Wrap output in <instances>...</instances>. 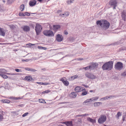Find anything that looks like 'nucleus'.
<instances>
[{
    "label": "nucleus",
    "instance_id": "nucleus-1",
    "mask_svg": "<svg viewBox=\"0 0 126 126\" xmlns=\"http://www.w3.org/2000/svg\"><path fill=\"white\" fill-rule=\"evenodd\" d=\"M113 62L110 61L104 63L102 66V68L103 70H110L113 68Z\"/></svg>",
    "mask_w": 126,
    "mask_h": 126
},
{
    "label": "nucleus",
    "instance_id": "nucleus-2",
    "mask_svg": "<svg viewBox=\"0 0 126 126\" xmlns=\"http://www.w3.org/2000/svg\"><path fill=\"white\" fill-rule=\"evenodd\" d=\"M42 29V26L38 23H36L35 27V31L36 34L39 35Z\"/></svg>",
    "mask_w": 126,
    "mask_h": 126
},
{
    "label": "nucleus",
    "instance_id": "nucleus-3",
    "mask_svg": "<svg viewBox=\"0 0 126 126\" xmlns=\"http://www.w3.org/2000/svg\"><path fill=\"white\" fill-rule=\"evenodd\" d=\"M103 23L102 29L103 30H105L109 28L110 26V23L107 20H103Z\"/></svg>",
    "mask_w": 126,
    "mask_h": 126
},
{
    "label": "nucleus",
    "instance_id": "nucleus-4",
    "mask_svg": "<svg viewBox=\"0 0 126 126\" xmlns=\"http://www.w3.org/2000/svg\"><path fill=\"white\" fill-rule=\"evenodd\" d=\"M43 34L45 35L48 37L54 36V34L53 32L50 30H45L43 32Z\"/></svg>",
    "mask_w": 126,
    "mask_h": 126
},
{
    "label": "nucleus",
    "instance_id": "nucleus-5",
    "mask_svg": "<svg viewBox=\"0 0 126 126\" xmlns=\"http://www.w3.org/2000/svg\"><path fill=\"white\" fill-rule=\"evenodd\" d=\"M114 67L117 70H121L123 67V64L121 62H118L115 64Z\"/></svg>",
    "mask_w": 126,
    "mask_h": 126
},
{
    "label": "nucleus",
    "instance_id": "nucleus-6",
    "mask_svg": "<svg viewBox=\"0 0 126 126\" xmlns=\"http://www.w3.org/2000/svg\"><path fill=\"white\" fill-rule=\"evenodd\" d=\"M106 119V117L105 115H101L98 120V122L100 124L105 122Z\"/></svg>",
    "mask_w": 126,
    "mask_h": 126
},
{
    "label": "nucleus",
    "instance_id": "nucleus-7",
    "mask_svg": "<svg viewBox=\"0 0 126 126\" xmlns=\"http://www.w3.org/2000/svg\"><path fill=\"white\" fill-rule=\"evenodd\" d=\"M85 75L87 78L91 79H94L97 78L96 77L94 76L93 74L88 72L86 73L85 74Z\"/></svg>",
    "mask_w": 126,
    "mask_h": 126
},
{
    "label": "nucleus",
    "instance_id": "nucleus-8",
    "mask_svg": "<svg viewBox=\"0 0 126 126\" xmlns=\"http://www.w3.org/2000/svg\"><path fill=\"white\" fill-rule=\"evenodd\" d=\"M117 2L116 0H111L109 2V4L111 6H113V9H115L117 6Z\"/></svg>",
    "mask_w": 126,
    "mask_h": 126
},
{
    "label": "nucleus",
    "instance_id": "nucleus-9",
    "mask_svg": "<svg viewBox=\"0 0 126 126\" xmlns=\"http://www.w3.org/2000/svg\"><path fill=\"white\" fill-rule=\"evenodd\" d=\"M56 40L58 42H60L63 40V37L61 35L58 34L56 36Z\"/></svg>",
    "mask_w": 126,
    "mask_h": 126
},
{
    "label": "nucleus",
    "instance_id": "nucleus-10",
    "mask_svg": "<svg viewBox=\"0 0 126 126\" xmlns=\"http://www.w3.org/2000/svg\"><path fill=\"white\" fill-rule=\"evenodd\" d=\"M75 90L77 92H78L83 91L84 90H85V89L84 88L82 87L77 86L75 88Z\"/></svg>",
    "mask_w": 126,
    "mask_h": 126
},
{
    "label": "nucleus",
    "instance_id": "nucleus-11",
    "mask_svg": "<svg viewBox=\"0 0 126 126\" xmlns=\"http://www.w3.org/2000/svg\"><path fill=\"white\" fill-rule=\"evenodd\" d=\"M23 30L25 32H28L30 31V28L27 25H24L21 27Z\"/></svg>",
    "mask_w": 126,
    "mask_h": 126
},
{
    "label": "nucleus",
    "instance_id": "nucleus-12",
    "mask_svg": "<svg viewBox=\"0 0 126 126\" xmlns=\"http://www.w3.org/2000/svg\"><path fill=\"white\" fill-rule=\"evenodd\" d=\"M98 65V64L97 63H92L91 65H90V66L91 67V70H92L97 68V67Z\"/></svg>",
    "mask_w": 126,
    "mask_h": 126
},
{
    "label": "nucleus",
    "instance_id": "nucleus-13",
    "mask_svg": "<svg viewBox=\"0 0 126 126\" xmlns=\"http://www.w3.org/2000/svg\"><path fill=\"white\" fill-rule=\"evenodd\" d=\"M63 123L65 124L67 126H74L72 121H65L63 122Z\"/></svg>",
    "mask_w": 126,
    "mask_h": 126
},
{
    "label": "nucleus",
    "instance_id": "nucleus-14",
    "mask_svg": "<svg viewBox=\"0 0 126 126\" xmlns=\"http://www.w3.org/2000/svg\"><path fill=\"white\" fill-rule=\"evenodd\" d=\"M122 16L123 20L126 21V13L124 11L122 13Z\"/></svg>",
    "mask_w": 126,
    "mask_h": 126
},
{
    "label": "nucleus",
    "instance_id": "nucleus-15",
    "mask_svg": "<svg viewBox=\"0 0 126 126\" xmlns=\"http://www.w3.org/2000/svg\"><path fill=\"white\" fill-rule=\"evenodd\" d=\"M69 12H64V14H60L59 16L62 17H64V16H69Z\"/></svg>",
    "mask_w": 126,
    "mask_h": 126
},
{
    "label": "nucleus",
    "instance_id": "nucleus-16",
    "mask_svg": "<svg viewBox=\"0 0 126 126\" xmlns=\"http://www.w3.org/2000/svg\"><path fill=\"white\" fill-rule=\"evenodd\" d=\"M36 3V1L35 0H33L32 1H30L29 2L30 5L31 6H32L35 5Z\"/></svg>",
    "mask_w": 126,
    "mask_h": 126
},
{
    "label": "nucleus",
    "instance_id": "nucleus-17",
    "mask_svg": "<svg viewBox=\"0 0 126 126\" xmlns=\"http://www.w3.org/2000/svg\"><path fill=\"white\" fill-rule=\"evenodd\" d=\"M5 35V32L3 28H0V35L4 36Z\"/></svg>",
    "mask_w": 126,
    "mask_h": 126
},
{
    "label": "nucleus",
    "instance_id": "nucleus-18",
    "mask_svg": "<svg viewBox=\"0 0 126 126\" xmlns=\"http://www.w3.org/2000/svg\"><path fill=\"white\" fill-rule=\"evenodd\" d=\"M32 79V77L30 76H26L24 79V80H27L29 81H31Z\"/></svg>",
    "mask_w": 126,
    "mask_h": 126
},
{
    "label": "nucleus",
    "instance_id": "nucleus-19",
    "mask_svg": "<svg viewBox=\"0 0 126 126\" xmlns=\"http://www.w3.org/2000/svg\"><path fill=\"white\" fill-rule=\"evenodd\" d=\"M70 96L71 98H75L77 96L76 93L74 92H72L70 94Z\"/></svg>",
    "mask_w": 126,
    "mask_h": 126
},
{
    "label": "nucleus",
    "instance_id": "nucleus-20",
    "mask_svg": "<svg viewBox=\"0 0 126 126\" xmlns=\"http://www.w3.org/2000/svg\"><path fill=\"white\" fill-rule=\"evenodd\" d=\"M25 69L27 71H30V72H35L36 71V70L32 68H25Z\"/></svg>",
    "mask_w": 126,
    "mask_h": 126
},
{
    "label": "nucleus",
    "instance_id": "nucleus-21",
    "mask_svg": "<svg viewBox=\"0 0 126 126\" xmlns=\"http://www.w3.org/2000/svg\"><path fill=\"white\" fill-rule=\"evenodd\" d=\"M54 30H56L59 29L60 28V26L59 25H54L53 26Z\"/></svg>",
    "mask_w": 126,
    "mask_h": 126
},
{
    "label": "nucleus",
    "instance_id": "nucleus-22",
    "mask_svg": "<svg viewBox=\"0 0 126 126\" xmlns=\"http://www.w3.org/2000/svg\"><path fill=\"white\" fill-rule=\"evenodd\" d=\"M102 104V103L100 102H96L94 103V105L95 107H98Z\"/></svg>",
    "mask_w": 126,
    "mask_h": 126
},
{
    "label": "nucleus",
    "instance_id": "nucleus-23",
    "mask_svg": "<svg viewBox=\"0 0 126 126\" xmlns=\"http://www.w3.org/2000/svg\"><path fill=\"white\" fill-rule=\"evenodd\" d=\"M87 120L93 123H94L95 122V120L92 119L90 117H88L87 118Z\"/></svg>",
    "mask_w": 126,
    "mask_h": 126
},
{
    "label": "nucleus",
    "instance_id": "nucleus-24",
    "mask_svg": "<svg viewBox=\"0 0 126 126\" xmlns=\"http://www.w3.org/2000/svg\"><path fill=\"white\" fill-rule=\"evenodd\" d=\"M103 20L102 21H101L100 20H98L96 22V24L97 25L99 24V25L101 26V28H102V26L103 25Z\"/></svg>",
    "mask_w": 126,
    "mask_h": 126
},
{
    "label": "nucleus",
    "instance_id": "nucleus-25",
    "mask_svg": "<svg viewBox=\"0 0 126 126\" xmlns=\"http://www.w3.org/2000/svg\"><path fill=\"white\" fill-rule=\"evenodd\" d=\"M7 72V71L3 69H0V73L5 74L6 73V72Z\"/></svg>",
    "mask_w": 126,
    "mask_h": 126
},
{
    "label": "nucleus",
    "instance_id": "nucleus-26",
    "mask_svg": "<svg viewBox=\"0 0 126 126\" xmlns=\"http://www.w3.org/2000/svg\"><path fill=\"white\" fill-rule=\"evenodd\" d=\"M74 0H67L66 3L68 5L74 2Z\"/></svg>",
    "mask_w": 126,
    "mask_h": 126
},
{
    "label": "nucleus",
    "instance_id": "nucleus-27",
    "mask_svg": "<svg viewBox=\"0 0 126 126\" xmlns=\"http://www.w3.org/2000/svg\"><path fill=\"white\" fill-rule=\"evenodd\" d=\"M78 76L77 75H75L73 76H71V80H73L74 79H76L78 78Z\"/></svg>",
    "mask_w": 126,
    "mask_h": 126
},
{
    "label": "nucleus",
    "instance_id": "nucleus-28",
    "mask_svg": "<svg viewBox=\"0 0 126 126\" xmlns=\"http://www.w3.org/2000/svg\"><path fill=\"white\" fill-rule=\"evenodd\" d=\"M121 115V114L120 112H118L117 114L116 115L115 117L117 118V119H119V117Z\"/></svg>",
    "mask_w": 126,
    "mask_h": 126
},
{
    "label": "nucleus",
    "instance_id": "nucleus-29",
    "mask_svg": "<svg viewBox=\"0 0 126 126\" xmlns=\"http://www.w3.org/2000/svg\"><path fill=\"white\" fill-rule=\"evenodd\" d=\"M99 98L98 96H96L94 97L91 98V101H95L96 100H97Z\"/></svg>",
    "mask_w": 126,
    "mask_h": 126
},
{
    "label": "nucleus",
    "instance_id": "nucleus-30",
    "mask_svg": "<svg viewBox=\"0 0 126 126\" xmlns=\"http://www.w3.org/2000/svg\"><path fill=\"white\" fill-rule=\"evenodd\" d=\"M24 8V5L23 4H21L20 6V8L21 11H23Z\"/></svg>",
    "mask_w": 126,
    "mask_h": 126
},
{
    "label": "nucleus",
    "instance_id": "nucleus-31",
    "mask_svg": "<svg viewBox=\"0 0 126 126\" xmlns=\"http://www.w3.org/2000/svg\"><path fill=\"white\" fill-rule=\"evenodd\" d=\"M2 101L3 103H9L10 102V101L7 99L3 100Z\"/></svg>",
    "mask_w": 126,
    "mask_h": 126
},
{
    "label": "nucleus",
    "instance_id": "nucleus-32",
    "mask_svg": "<svg viewBox=\"0 0 126 126\" xmlns=\"http://www.w3.org/2000/svg\"><path fill=\"white\" fill-rule=\"evenodd\" d=\"M91 66H88L86 67H84L83 69H85V70H88L90 69V70H91Z\"/></svg>",
    "mask_w": 126,
    "mask_h": 126
},
{
    "label": "nucleus",
    "instance_id": "nucleus-33",
    "mask_svg": "<svg viewBox=\"0 0 126 126\" xmlns=\"http://www.w3.org/2000/svg\"><path fill=\"white\" fill-rule=\"evenodd\" d=\"M66 86H67L69 84V82L67 80H65L64 81V82L63 83Z\"/></svg>",
    "mask_w": 126,
    "mask_h": 126
},
{
    "label": "nucleus",
    "instance_id": "nucleus-34",
    "mask_svg": "<svg viewBox=\"0 0 126 126\" xmlns=\"http://www.w3.org/2000/svg\"><path fill=\"white\" fill-rule=\"evenodd\" d=\"M91 101V98L87 99L83 103V104H84L86 103L89 102H90Z\"/></svg>",
    "mask_w": 126,
    "mask_h": 126
},
{
    "label": "nucleus",
    "instance_id": "nucleus-35",
    "mask_svg": "<svg viewBox=\"0 0 126 126\" xmlns=\"http://www.w3.org/2000/svg\"><path fill=\"white\" fill-rule=\"evenodd\" d=\"M38 49H44L46 50L47 49V48L45 47H42L40 46H38Z\"/></svg>",
    "mask_w": 126,
    "mask_h": 126
},
{
    "label": "nucleus",
    "instance_id": "nucleus-36",
    "mask_svg": "<svg viewBox=\"0 0 126 126\" xmlns=\"http://www.w3.org/2000/svg\"><path fill=\"white\" fill-rule=\"evenodd\" d=\"M39 102L40 103H45L46 102L45 100L43 99H39Z\"/></svg>",
    "mask_w": 126,
    "mask_h": 126
},
{
    "label": "nucleus",
    "instance_id": "nucleus-37",
    "mask_svg": "<svg viewBox=\"0 0 126 126\" xmlns=\"http://www.w3.org/2000/svg\"><path fill=\"white\" fill-rule=\"evenodd\" d=\"M12 2L13 1L12 0H8L7 1V3L8 5L10 4H12Z\"/></svg>",
    "mask_w": 126,
    "mask_h": 126
},
{
    "label": "nucleus",
    "instance_id": "nucleus-38",
    "mask_svg": "<svg viewBox=\"0 0 126 126\" xmlns=\"http://www.w3.org/2000/svg\"><path fill=\"white\" fill-rule=\"evenodd\" d=\"M108 99V96H106L105 97H104L103 98H102L100 99V100L102 101H103L104 100H105L106 99Z\"/></svg>",
    "mask_w": 126,
    "mask_h": 126
},
{
    "label": "nucleus",
    "instance_id": "nucleus-39",
    "mask_svg": "<svg viewBox=\"0 0 126 126\" xmlns=\"http://www.w3.org/2000/svg\"><path fill=\"white\" fill-rule=\"evenodd\" d=\"M19 16H25V14H24L23 13H22L21 12H20L19 13Z\"/></svg>",
    "mask_w": 126,
    "mask_h": 126
},
{
    "label": "nucleus",
    "instance_id": "nucleus-40",
    "mask_svg": "<svg viewBox=\"0 0 126 126\" xmlns=\"http://www.w3.org/2000/svg\"><path fill=\"white\" fill-rule=\"evenodd\" d=\"M87 92L86 91H83L82 92L81 95H85L87 94Z\"/></svg>",
    "mask_w": 126,
    "mask_h": 126
},
{
    "label": "nucleus",
    "instance_id": "nucleus-41",
    "mask_svg": "<svg viewBox=\"0 0 126 126\" xmlns=\"http://www.w3.org/2000/svg\"><path fill=\"white\" fill-rule=\"evenodd\" d=\"M66 79V78L65 77H63L62 78L60 79V80L62 81L63 83L64 81H65V80Z\"/></svg>",
    "mask_w": 126,
    "mask_h": 126
},
{
    "label": "nucleus",
    "instance_id": "nucleus-42",
    "mask_svg": "<svg viewBox=\"0 0 126 126\" xmlns=\"http://www.w3.org/2000/svg\"><path fill=\"white\" fill-rule=\"evenodd\" d=\"M50 92V91L49 90H47L44 91H43L42 92V94H45V93H47L48 92Z\"/></svg>",
    "mask_w": 126,
    "mask_h": 126
},
{
    "label": "nucleus",
    "instance_id": "nucleus-43",
    "mask_svg": "<svg viewBox=\"0 0 126 126\" xmlns=\"http://www.w3.org/2000/svg\"><path fill=\"white\" fill-rule=\"evenodd\" d=\"M2 77L4 79H7L8 78V76L5 75L3 74L2 76Z\"/></svg>",
    "mask_w": 126,
    "mask_h": 126
},
{
    "label": "nucleus",
    "instance_id": "nucleus-44",
    "mask_svg": "<svg viewBox=\"0 0 126 126\" xmlns=\"http://www.w3.org/2000/svg\"><path fill=\"white\" fill-rule=\"evenodd\" d=\"M3 119V118L2 116L0 114V121H2Z\"/></svg>",
    "mask_w": 126,
    "mask_h": 126
},
{
    "label": "nucleus",
    "instance_id": "nucleus-45",
    "mask_svg": "<svg viewBox=\"0 0 126 126\" xmlns=\"http://www.w3.org/2000/svg\"><path fill=\"white\" fill-rule=\"evenodd\" d=\"M28 114V112L25 113L22 115V117H24L27 115Z\"/></svg>",
    "mask_w": 126,
    "mask_h": 126
},
{
    "label": "nucleus",
    "instance_id": "nucleus-46",
    "mask_svg": "<svg viewBox=\"0 0 126 126\" xmlns=\"http://www.w3.org/2000/svg\"><path fill=\"white\" fill-rule=\"evenodd\" d=\"M25 16L26 15L28 16H29L30 15V14L27 12H25Z\"/></svg>",
    "mask_w": 126,
    "mask_h": 126
},
{
    "label": "nucleus",
    "instance_id": "nucleus-47",
    "mask_svg": "<svg viewBox=\"0 0 126 126\" xmlns=\"http://www.w3.org/2000/svg\"><path fill=\"white\" fill-rule=\"evenodd\" d=\"M122 75L124 76H126V71L124 72V73Z\"/></svg>",
    "mask_w": 126,
    "mask_h": 126
},
{
    "label": "nucleus",
    "instance_id": "nucleus-48",
    "mask_svg": "<svg viewBox=\"0 0 126 126\" xmlns=\"http://www.w3.org/2000/svg\"><path fill=\"white\" fill-rule=\"evenodd\" d=\"M10 28L12 29H13L14 28V25H9Z\"/></svg>",
    "mask_w": 126,
    "mask_h": 126
},
{
    "label": "nucleus",
    "instance_id": "nucleus-49",
    "mask_svg": "<svg viewBox=\"0 0 126 126\" xmlns=\"http://www.w3.org/2000/svg\"><path fill=\"white\" fill-rule=\"evenodd\" d=\"M15 70L17 72H20V71L21 70L19 69H15Z\"/></svg>",
    "mask_w": 126,
    "mask_h": 126
},
{
    "label": "nucleus",
    "instance_id": "nucleus-50",
    "mask_svg": "<svg viewBox=\"0 0 126 126\" xmlns=\"http://www.w3.org/2000/svg\"><path fill=\"white\" fill-rule=\"evenodd\" d=\"M48 84V83H43L42 82V85H47Z\"/></svg>",
    "mask_w": 126,
    "mask_h": 126
},
{
    "label": "nucleus",
    "instance_id": "nucleus-51",
    "mask_svg": "<svg viewBox=\"0 0 126 126\" xmlns=\"http://www.w3.org/2000/svg\"><path fill=\"white\" fill-rule=\"evenodd\" d=\"M22 62H25V61H26V62H27L28 61V60L27 59H26V60L23 59V60H22Z\"/></svg>",
    "mask_w": 126,
    "mask_h": 126
},
{
    "label": "nucleus",
    "instance_id": "nucleus-52",
    "mask_svg": "<svg viewBox=\"0 0 126 126\" xmlns=\"http://www.w3.org/2000/svg\"><path fill=\"white\" fill-rule=\"evenodd\" d=\"M6 74L7 75H15V74H11V73H6Z\"/></svg>",
    "mask_w": 126,
    "mask_h": 126
},
{
    "label": "nucleus",
    "instance_id": "nucleus-53",
    "mask_svg": "<svg viewBox=\"0 0 126 126\" xmlns=\"http://www.w3.org/2000/svg\"><path fill=\"white\" fill-rule=\"evenodd\" d=\"M82 115L83 116H86L89 115L88 114H82Z\"/></svg>",
    "mask_w": 126,
    "mask_h": 126
},
{
    "label": "nucleus",
    "instance_id": "nucleus-54",
    "mask_svg": "<svg viewBox=\"0 0 126 126\" xmlns=\"http://www.w3.org/2000/svg\"><path fill=\"white\" fill-rule=\"evenodd\" d=\"M19 106L21 107H23L24 106V105L23 104H20L18 105Z\"/></svg>",
    "mask_w": 126,
    "mask_h": 126
},
{
    "label": "nucleus",
    "instance_id": "nucleus-55",
    "mask_svg": "<svg viewBox=\"0 0 126 126\" xmlns=\"http://www.w3.org/2000/svg\"><path fill=\"white\" fill-rule=\"evenodd\" d=\"M64 34L66 35H67L68 34V32H67V31H65L64 32Z\"/></svg>",
    "mask_w": 126,
    "mask_h": 126
},
{
    "label": "nucleus",
    "instance_id": "nucleus-56",
    "mask_svg": "<svg viewBox=\"0 0 126 126\" xmlns=\"http://www.w3.org/2000/svg\"><path fill=\"white\" fill-rule=\"evenodd\" d=\"M36 83L38 84L42 85V82H37Z\"/></svg>",
    "mask_w": 126,
    "mask_h": 126
},
{
    "label": "nucleus",
    "instance_id": "nucleus-57",
    "mask_svg": "<svg viewBox=\"0 0 126 126\" xmlns=\"http://www.w3.org/2000/svg\"><path fill=\"white\" fill-rule=\"evenodd\" d=\"M112 97H113L112 96H108V98H111Z\"/></svg>",
    "mask_w": 126,
    "mask_h": 126
},
{
    "label": "nucleus",
    "instance_id": "nucleus-58",
    "mask_svg": "<svg viewBox=\"0 0 126 126\" xmlns=\"http://www.w3.org/2000/svg\"><path fill=\"white\" fill-rule=\"evenodd\" d=\"M77 116H78V117H81V116H82V115H77Z\"/></svg>",
    "mask_w": 126,
    "mask_h": 126
},
{
    "label": "nucleus",
    "instance_id": "nucleus-59",
    "mask_svg": "<svg viewBox=\"0 0 126 126\" xmlns=\"http://www.w3.org/2000/svg\"><path fill=\"white\" fill-rule=\"evenodd\" d=\"M3 75V73H0V76L2 77V76Z\"/></svg>",
    "mask_w": 126,
    "mask_h": 126
},
{
    "label": "nucleus",
    "instance_id": "nucleus-60",
    "mask_svg": "<svg viewBox=\"0 0 126 126\" xmlns=\"http://www.w3.org/2000/svg\"><path fill=\"white\" fill-rule=\"evenodd\" d=\"M3 9L2 8H0V11H3Z\"/></svg>",
    "mask_w": 126,
    "mask_h": 126
},
{
    "label": "nucleus",
    "instance_id": "nucleus-61",
    "mask_svg": "<svg viewBox=\"0 0 126 126\" xmlns=\"http://www.w3.org/2000/svg\"><path fill=\"white\" fill-rule=\"evenodd\" d=\"M67 103L66 102H62L60 104H65V103Z\"/></svg>",
    "mask_w": 126,
    "mask_h": 126
},
{
    "label": "nucleus",
    "instance_id": "nucleus-62",
    "mask_svg": "<svg viewBox=\"0 0 126 126\" xmlns=\"http://www.w3.org/2000/svg\"><path fill=\"white\" fill-rule=\"evenodd\" d=\"M30 44H31V43H29V44H27L26 45H29V46H31V45H30Z\"/></svg>",
    "mask_w": 126,
    "mask_h": 126
},
{
    "label": "nucleus",
    "instance_id": "nucleus-63",
    "mask_svg": "<svg viewBox=\"0 0 126 126\" xmlns=\"http://www.w3.org/2000/svg\"><path fill=\"white\" fill-rule=\"evenodd\" d=\"M125 117H124L123 118V121H124L125 120Z\"/></svg>",
    "mask_w": 126,
    "mask_h": 126
},
{
    "label": "nucleus",
    "instance_id": "nucleus-64",
    "mask_svg": "<svg viewBox=\"0 0 126 126\" xmlns=\"http://www.w3.org/2000/svg\"><path fill=\"white\" fill-rule=\"evenodd\" d=\"M61 12V10H59L58 11V13H60Z\"/></svg>",
    "mask_w": 126,
    "mask_h": 126
}]
</instances>
